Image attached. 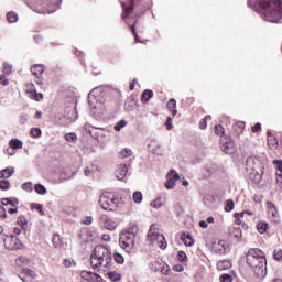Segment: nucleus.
I'll use <instances>...</instances> for the list:
<instances>
[{"label": "nucleus", "instance_id": "nucleus-42", "mask_svg": "<svg viewBox=\"0 0 282 282\" xmlns=\"http://www.w3.org/2000/svg\"><path fill=\"white\" fill-rule=\"evenodd\" d=\"M135 23H137V21H134L133 24H129V28H130V32H132V34L134 36V42L140 43V37H138V32H135Z\"/></svg>", "mask_w": 282, "mask_h": 282}, {"label": "nucleus", "instance_id": "nucleus-39", "mask_svg": "<svg viewBox=\"0 0 282 282\" xmlns=\"http://www.w3.org/2000/svg\"><path fill=\"white\" fill-rule=\"evenodd\" d=\"M113 259L119 265H122V263H124V256H122L121 253L115 252Z\"/></svg>", "mask_w": 282, "mask_h": 282}, {"label": "nucleus", "instance_id": "nucleus-62", "mask_svg": "<svg viewBox=\"0 0 282 282\" xmlns=\"http://www.w3.org/2000/svg\"><path fill=\"white\" fill-rule=\"evenodd\" d=\"M8 213H9L10 215H14V214L19 213V207L9 208V209H8Z\"/></svg>", "mask_w": 282, "mask_h": 282}, {"label": "nucleus", "instance_id": "nucleus-9", "mask_svg": "<svg viewBox=\"0 0 282 282\" xmlns=\"http://www.w3.org/2000/svg\"><path fill=\"white\" fill-rule=\"evenodd\" d=\"M246 169L250 172V180H253L256 184L261 182V174H258L257 166H254V159L252 156L248 158L246 161Z\"/></svg>", "mask_w": 282, "mask_h": 282}, {"label": "nucleus", "instance_id": "nucleus-54", "mask_svg": "<svg viewBox=\"0 0 282 282\" xmlns=\"http://www.w3.org/2000/svg\"><path fill=\"white\" fill-rule=\"evenodd\" d=\"M91 221H94V218L91 216H87L83 219L82 224L85 226H90Z\"/></svg>", "mask_w": 282, "mask_h": 282}, {"label": "nucleus", "instance_id": "nucleus-50", "mask_svg": "<svg viewBox=\"0 0 282 282\" xmlns=\"http://www.w3.org/2000/svg\"><path fill=\"white\" fill-rule=\"evenodd\" d=\"M23 273L26 274V276H31V279H34L36 276V272L32 269H24Z\"/></svg>", "mask_w": 282, "mask_h": 282}, {"label": "nucleus", "instance_id": "nucleus-25", "mask_svg": "<svg viewBox=\"0 0 282 282\" xmlns=\"http://www.w3.org/2000/svg\"><path fill=\"white\" fill-rule=\"evenodd\" d=\"M52 243L54 248H63V239L61 238V235H53Z\"/></svg>", "mask_w": 282, "mask_h": 282}, {"label": "nucleus", "instance_id": "nucleus-4", "mask_svg": "<svg viewBox=\"0 0 282 282\" xmlns=\"http://www.w3.org/2000/svg\"><path fill=\"white\" fill-rule=\"evenodd\" d=\"M119 246L128 253L135 250V228L129 227L123 230L119 236Z\"/></svg>", "mask_w": 282, "mask_h": 282}, {"label": "nucleus", "instance_id": "nucleus-12", "mask_svg": "<svg viewBox=\"0 0 282 282\" xmlns=\"http://www.w3.org/2000/svg\"><path fill=\"white\" fill-rule=\"evenodd\" d=\"M82 279L87 282H102V276L98 273L91 271H82L80 272Z\"/></svg>", "mask_w": 282, "mask_h": 282}, {"label": "nucleus", "instance_id": "nucleus-16", "mask_svg": "<svg viewBox=\"0 0 282 282\" xmlns=\"http://www.w3.org/2000/svg\"><path fill=\"white\" fill-rule=\"evenodd\" d=\"M273 165L276 169V172H275L276 184L279 186H282V161L281 160H274Z\"/></svg>", "mask_w": 282, "mask_h": 282}, {"label": "nucleus", "instance_id": "nucleus-38", "mask_svg": "<svg viewBox=\"0 0 282 282\" xmlns=\"http://www.w3.org/2000/svg\"><path fill=\"white\" fill-rule=\"evenodd\" d=\"M207 120H213V117L210 115L205 116L199 122V129H206L208 127V123L206 122Z\"/></svg>", "mask_w": 282, "mask_h": 282}, {"label": "nucleus", "instance_id": "nucleus-45", "mask_svg": "<svg viewBox=\"0 0 282 282\" xmlns=\"http://www.w3.org/2000/svg\"><path fill=\"white\" fill-rule=\"evenodd\" d=\"M41 130L39 128H32L30 131L31 138H41Z\"/></svg>", "mask_w": 282, "mask_h": 282}, {"label": "nucleus", "instance_id": "nucleus-8", "mask_svg": "<svg viewBox=\"0 0 282 282\" xmlns=\"http://www.w3.org/2000/svg\"><path fill=\"white\" fill-rule=\"evenodd\" d=\"M3 243L7 250H21V248H23V243H21V240L15 236H6Z\"/></svg>", "mask_w": 282, "mask_h": 282}, {"label": "nucleus", "instance_id": "nucleus-18", "mask_svg": "<svg viewBox=\"0 0 282 282\" xmlns=\"http://www.w3.org/2000/svg\"><path fill=\"white\" fill-rule=\"evenodd\" d=\"M166 107L169 111H171L173 118H175V116H177V100L170 99L166 104Z\"/></svg>", "mask_w": 282, "mask_h": 282}, {"label": "nucleus", "instance_id": "nucleus-47", "mask_svg": "<svg viewBox=\"0 0 282 282\" xmlns=\"http://www.w3.org/2000/svg\"><path fill=\"white\" fill-rule=\"evenodd\" d=\"M267 206H268V208H269L271 215H272L273 217H276V215H275V213H276V207H274V204H273L272 202H268V203H267Z\"/></svg>", "mask_w": 282, "mask_h": 282}, {"label": "nucleus", "instance_id": "nucleus-30", "mask_svg": "<svg viewBox=\"0 0 282 282\" xmlns=\"http://www.w3.org/2000/svg\"><path fill=\"white\" fill-rule=\"evenodd\" d=\"M268 147L271 149V150H274V149H278L279 147V140L274 137H269L268 138Z\"/></svg>", "mask_w": 282, "mask_h": 282}, {"label": "nucleus", "instance_id": "nucleus-27", "mask_svg": "<svg viewBox=\"0 0 282 282\" xmlns=\"http://www.w3.org/2000/svg\"><path fill=\"white\" fill-rule=\"evenodd\" d=\"M153 98V90H144L141 95V102L147 104L148 100H151Z\"/></svg>", "mask_w": 282, "mask_h": 282}, {"label": "nucleus", "instance_id": "nucleus-19", "mask_svg": "<svg viewBox=\"0 0 282 282\" xmlns=\"http://www.w3.org/2000/svg\"><path fill=\"white\" fill-rule=\"evenodd\" d=\"M232 268V262L230 260H219L217 262L218 270H230Z\"/></svg>", "mask_w": 282, "mask_h": 282}, {"label": "nucleus", "instance_id": "nucleus-24", "mask_svg": "<svg viewBox=\"0 0 282 282\" xmlns=\"http://www.w3.org/2000/svg\"><path fill=\"white\" fill-rule=\"evenodd\" d=\"M122 8H123L122 19H129V15L133 13V2H131L129 7L122 3Z\"/></svg>", "mask_w": 282, "mask_h": 282}, {"label": "nucleus", "instance_id": "nucleus-36", "mask_svg": "<svg viewBox=\"0 0 282 282\" xmlns=\"http://www.w3.org/2000/svg\"><path fill=\"white\" fill-rule=\"evenodd\" d=\"M231 210H235V200L228 199L225 205V213H231Z\"/></svg>", "mask_w": 282, "mask_h": 282}, {"label": "nucleus", "instance_id": "nucleus-63", "mask_svg": "<svg viewBox=\"0 0 282 282\" xmlns=\"http://www.w3.org/2000/svg\"><path fill=\"white\" fill-rule=\"evenodd\" d=\"M101 240H102V241H111V236H109V234H104V235L101 236Z\"/></svg>", "mask_w": 282, "mask_h": 282}, {"label": "nucleus", "instance_id": "nucleus-51", "mask_svg": "<svg viewBox=\"0 0 282 282\" xmlns=\"http://www.w3.org/2000/svg\"><path fill=\"white\" fill-rule=\"evenodd\" d=\"M165 127L167 131H171V129H173V118L167 117L166 121H165Z\"/></svg>", "mask_w": 282, "mask_h": 282}, {"label": "nucleus", "instance_id": "nucleus-40", "mask_svg": "<svg viewBox=\"0 0 282 282\" xmlns=\"http://www.w3.org/2000/svg\"><path fill=\"white\" fill-rule=\"evenodd\" d=\"M116 228H117L116 221H113V220H106L105 221V229L106 230H116Z\"/></svg>", "mask_w": 282, "mask_h": 282}, {"label": "nucleus", "instance_id": "nucleus-28", "mask_svg": "<svg viewBox=\"0 0 282 282\" xmlns=\"http://www.w3.org/2000/svg\"><path fill=\"white\" fill-rule=\"evenodd\" d=\"M17 224L22 228V230H28V218H25V216H19Z\"/></svg>", "mask_w": 282, "mask_h": 282}, {"label": "nucleus", "instance_id": "nucleus-41", "mask_svg": "<svg viewBox=\"0 0 282 282\" xmlns=\"http://www.w3.org/2000/svg\"><path fill=\"white\" fill-rule=\"evenodd\" d=\"M241 218H243V213H235L234 214V219H235V225L236 226H241L242 221Z\"/></svg>", "mask_w": 282, "mask_h": 282}, {"label": "nucleus", "instance_id": "nucleus-56", "mask_svg": "<svg viewBox=\"0 0 282 282\" xmlns=\"http://www.w3.org/2000/svg\"><path fill=\"white\" fill-rule=\"evenodd\" d=\"M8 214L6 213V208L0 205V219H6Z\"/></svg>", "mask_w": 282, "mask_h": 282}, {"label": "nucleus", "instance_id": "nucleus-60", "mask_svg": "<svg viewBox=\"0 0 282 282\" xmlns=\"http://www.w3.org/2000/svg\"><path fill=\"white\" fill-rule=\"evenodd\" d=\"M63 265H64V268H72V260H69V259H64Z\"/></svg>", "mask_w": 282, "mask_h": 282}, {"label": "nucleus", "instance_id": "nucleus-52", "mask_svg": "<svg viewBox=\"0 0 282 282\" xmlns=\"http://www.w3.org/2000/svg\"><path fill=\"white\" fill-rule=\"evenodd\" d=\"M177 257H178V260L182 262L187 261L188 259V257L186 256V252L184 251H178Z\"/></svg>", "mask_w": 282, "mask_h": 282}, {"label": "nucleus", "instance_id": "nucleus-53", "mask_svg": "<svg viewBox=\"0 0 282 282\" xmlns=\"http://www.w3.org/2000/svg\"><path fill=\"white\" fill-rule=\"evenodd\" d=\"M252 133H259L261 131V123L257 122L254 126L251 127Z\"/></svg>", "mask_w": 282, "mask_h": 282}, {"label": "nucleus", "instance_id": "nucleus-5", "mask_svg": "<svg viewBox=\"0 0 282 282\" xmlns=\"http://www.w3.org/2000/svg\"><path fill=\"white\" fill-rule=\"evenodd\" d=\"M120 204H122V198L113 192H104L99 197V205L104 210H118Z\"/></svg>", "mask_w": 282, "mask_h": 282}, {"label": "nucleus", "instance_id": "nucleus-7", "mask_svg": "<svg viewBox=\"0 0 282 282\" xmlns=\"http://www.w3.org/2000/svg\"><path fill=\"white\" fill-rule=\"evenodd\" d=\"M149 268L152 270V272H160L166 276L171 274V267H169V264H166V262H164L162 259L152 260L149 264Z\"/></svg>", "mask_w": 282, "mask_h": 282}, {"label": "nucleus", "instance_id": "nucleus-23", "mask_svg": "<svg viewBox=\"0 0 282 282\" xmlns=\"http://www.w3.org/2000/svg\"><path fill=\"white\" fill-rule=\"evenodd\" d=\"M9 147L14 151H17V149H23V141L19 139H11V141L9 142Z\"/></svg>", "mask_w": 282, "mask_h": 282}, {"label": "nucleus", "instance_id": "nucleus-34", "mask_svg": "<svg viewBox=\"0 0 282 282\" xmlns=\"http://www.w3.org/2000/svg\"><path fill=\"white\" fill-rule=\"evenodd\" d=\"M150 205L152 208H162V206H164V203L162 202V197H158L156 199L152 200Z\"/></svg>", "mask_w": 282, "mask_h": 282}, {"label": "nucleus", "instance_id": "nucleus-15", "mask_svg": "<svg viewBox=\"0 0 282 282\" xmlns=\"http://www.w3.org/2000/svg\"><path fill=\"white\" fill-rule=\"evenodd\" d=\"M232 129L235 131V134H232L231 138L239 139V137L241 135V133H243L246 129V122L237 121L236 123H234Z\"/></svg>", "mask_w": 282, "mask_h": 282}, {"label": "nucleus", "instance_id": "nucleus-6", "mask_svg": "<svg viewBox=\"0 0 282 282\" xmlns=\"http://www.w3.org/2000/svg\"><path fill=\"white\" fill-rule=\"evenodd\" d=\"M147 239L152 246H158L161 250H166V238L164 235L158 234L153 225L150 227Z\"/></svg>", "mask_w": 282, "mask_h": 282}, {"label": "nucleus", "instance_id": "nucleus-64", "mask_svg": "<svg viewBox=\"0 0 282 282\" xmlns=\"http://www.w3.org/2000/svg\"><path fill=\"white\" fill-rule=\"evenodd\" d=\"M1 204H2V206H8V205H10V198H2V199H1Z\"/></svg>", "mask_w": 282, "mask_h": 282}, {"label": "nucleus", "instance_id": "nucleus-13", "mask_svg": "<svg viewBox=\"0 0 282 282\" xmlns=\"http://www.w3.org/2000/svg\"><path fill=\"white\" fill-rule=\"evenodd\" d=\"M43 72H45V66H43V64H35L31 67V74L37 78V85H43V79L41 78Z\"/></svg>", "mask_w": 282, "mask_h": 282}, {"label": "nucleus", "instance_id": "nucleus-1", "mask_svg": "<svg viewBox=\"0 0 282 282\" xmlns=\"http://www.w3.org/2000/svg\"><path fill=\"white\" fill-rule=\"evenodd\" d=\"M248 6L270 23H279L282 19L281 0H248Z\"/></svg>", "mask_w": 282, "mask_h": 282}, {"label": "nucleus", "instance_id": "nucleus-32", "mask_svg": "<svg viewBox=\"0 0 282 282\" xmlns=\"http://www.w3.org/2000/svg\"><path fill=\"white\" fill-rule=\"evenodd\" d=\"M257 230L260 235H265L268 232V223L261 221L257 225Z\"/></svg>", "mask_w": 282, "mask_h": 282}, {"label": "nucleus", "instance_id": "nucleus-2", "mask_svg": "<svg viewBox=\"0 0 282 282\" xmlns=\"http://www.w3.org/2000/svg\"><path fill=\"white\" fill-rule=\"evenodd\" d=\"M246 261L249 267L252 268L258 279H263L268 274V260L265 259V252L259 248H250L246 253Z\"/></svg>", "mask_w": 282, "mask_h": 282}, {"label": "nucleus", "instance_id": "nucleus-35", "mask_svg": "<svg viewBox=\"0 0 282 282\" xmlns=\"http://www.w3.org/2000/svg\"><path fill=\"white\" fill-rule=\"evenodd\" d=\"M133 155V151L131 149L126 148L119 152V158H131Z\"/></svg>", "mask_w": 282, "mask_h": 282}, {"label": "nucleus", "instance_id": "nucleus-11", "mask_svg": "<svg viewBox=\"0 0 282 282\" xmlns=\"http://www.w3.org/2000/svg\"><path fill=\"white\" fill-rule=\"evenodd\" d=\"M166 178L167 181L165 182V188H167V191H173L177 180H180V174H177L175 170H172L167 173Z\"/></svg>", "mask_w": 282, "mask_h": 282}, {"label": "nucleus", "instance_id": "nucleus-29", "mask_svg": "<svg viewBox=\"0 0 282 282\" xmlns=\"http://www.w3.org/2000/svg\"><path fill=\"white\" fill-rule=\"evenodd\" d=\"M108 279L113 282H118L122 279V275L116 271H110L107 273Z\"/></svg>", "mask_w": 282, "mask_h": 282}, {"label": "nucleus", "instance_id": "nucleus-48", "mask_svg": "<svg viewBox=\"0 0 282 282\" xmlns=\"http://www.w3.org/2000/svg\"><path fill=\"white\" fill-rule=\"evenodd\" d=\"M219 281L220 282H232V275H230V274H223V275H220Z\"/></svg>", "mask_w": 282, "mask_h": 282}, {"label": "nucleus", "instance_id": "nucleus-46", "mask_svg": "<svg viewBox=\"0 0 282 282\" xmlns=\"http://www.w3.org/2000/svg\"><path fill=\"white\" fill-rule=\"evenodd\" d=\"M10 188V182L2 180L0 181V191H8Z\"/></svg>", "mask_w": 282, "mask_h": 282}, {"label": "nucleus", "instance_id": "nucleus-43", "mask_svg": "<svg viewBox=\"0 0 282 282\" xmlns=\"http://www.w3.org/2000/svg\"><path fill=\"white\" fill-rule=\"evenodd\" d=\"M64 138L66 142H76V140H78V137L74 132L66 133Z\"/></svg>", "mask_w": 282, "mask_h": 282}, {"label": "nucleus", "instance_id": "nucleus-14", "mask_svg": "<svg viewBox=\"0 0 282 282\" xmlns=\"http://www.w3.org/2000/svg\"><path fill=\"white\" fill-rule=\"evenodd\" d=\"M214 251L216 254H226L230 252V243L226 240H220L218 243L214 245Z\"/></svg>", "mask_w": 282, "mask_h": 282}, {"label": "nucleus", "instance_id": "nucleus-44", "mask_svg": "<svg viewBox=\"0 0 282 282\" xmlns=\"http://www.w3.org/2000/svg\"><path fill=\"white\" fill-rule=\"evenodd\" d=\"M273 259L275 261H282V250L281 249H274Z\"/></svg>", "mask_w": 282, "mask_h": 282}, {"label": "nucleus", "instance_id": "nucleus-55", "mask_svg": "<svg viewBox=\"0 0 282 282\" xmlns=\"http://www.w3.org/2000/svg\"><path fill=\"white\" fill-rule=\"evenodd\" d=\"M0 85H3L4 87L10 85V80L6 78V75L0 76Z\"/></svg>", "mask_w": 282, "mask_h": 282}, {"label": "nucleus", "instance_id": "nucleus-57", "mask_svg": "<svg viewBox=\"0 0 282 282\" xmlns=\"http://www.w3.org/2000/svg\"><path fill=\"white\" fill-rule=\"evenodd\" d=\"M22 189L23 191H32V183L28 182V183H24L22 184Z\"/></svg>", "mask_w": 282, "mask_h": 282}, {"label": "nucleus", "instance_id": "nucleus-33", "mask_svg": "<svg viewBox=\"0 0 282 282\" xmlns=\"http://www.w3.org/2000/svg\"><path fill=\"white\" fill-rule=\"evenodd\" d=\"M132 199L134 204H142V199H143L142 192L140 191L134 192L132 195Z\"/></svg>", "mask_w": 282, "mask_h": 282}, {"label": "nucleus", "instance_id": "nucleus-22", "mask_svg": "<svg viewBox=\"0 0 282 282\" xmlns=\"http://www.w3.org/2000/svg\"><path fill=\"white\" fill-rule=\"evenodd\" d=\"M214 133L216 135H219V138H221V140H225V138H226V129L221 124H216L215 126Z\"/></svg>", "mask_w": 282, "mask_h": 282}, {"label": "nucleus", "instance_id": "nucleus-37", "mask_svg": "<svg viewBox=\"0 0 282 282\" xmlns=\"http://www.w3.org/2000/svg\"><path fill=\"white\" fill-rule=\"evenodd\" d=\"M34 188L37 195H45V193H47V188H45L43 184H35Z\"/></svg>", "mask_w": 282, "mask_h": 282}, {"label": "nucleus", "instance_id": "nucleus-49", "mask_svg": "<svg viewBox=\"0 0 282 282\" xmlns=\"http://www.w3.org/2000/svg\"><path fill=\"white\" fill-rule=\"evenodd\" d=\"M127 124V120H120L116 126H115V131H120V129H124V126Z\"/></svg>", "mask_w": 282, "mask_h": 282}, {"label": "nucleus", "instance_id": "nucleus-61", "mask_svg": "<svg viewBox=\"0 0 282 282\" xmlns=\"http://www.w3.org/2000/svg\"><path fill=\"white\" fill-rule=\"evenodd\" d=\"M59 0H44L45 3H48L50 6H58Z\"/></svg>", "mask_w": 282, "mask_h": 282}, {"label": "nucleus", "instance_id": "nucleus-26", "mask_svg": "<svg viewBox=\"0 0 282 282\" xmlns=\"http://www.w3.org/2000/svg\"><path fill=\"white\" fill-rule=\"evenodd\" d=\"M181 240L185 246H193V243H195V241L193 240V237H191V234H183L181 236Z\"/></svg>", "mask_w": 282, "mask_h": 282}, {"label": "nucleus", "instance_id": "nucleus-59", "mask_svg": "<svg viewBox=\"0 0 282 282\" xmlns=\"http://www.w3.org/2000/svg\"><path fill=\"white\" fill-rule=\"evenodd\" d=\"M9 205L12 206L13 208H18V206H19V199H17V198L10 199Z\"/></svg>", "mask_w": 282, "mask_h": 282}, {"label": "nucleus", "instance_id": "nucleus-3", "mask_svg": "<svg viewBox=\"0 0 282 282\" xmlns=\"http://www.w3.org/2000/svg\"><path fill=\"white\" fill-rule=\"evenodd\" d=\"M111 250L105 245H97L90 254V265L93 270L105 272L111 268Z\"/></svg>", "mask_w": 282, "mask_h": 282}, {"label": "nucleus", "instance_id": "nucleus-21", "mask_svg": "<svg viewBox=\"0 0 282 282\" xmlns=\"http://www.w3.org/2000/svg\"><path fill=\"white\" fill-rule=\"evenodd\" d=\"M127 173H128V169L127 165H120L117 171H116V175L119 180H124V177H127Z\"/></svg>", "mask_w": 282, "mask_h": 282}, {"label": "nucleus", "instance_id": "nucleus-10", "mask_svg": "<svg viewBox=\"0 0 282 282\" xmlns=\"http://www.w3.org/2000/svg\"><path fill=\"white\" fill-rule=\"evenodd\" d=\"M220 144H221V151L224 153H227L228 155H232V153H235L236 149H235V141H232V139H220Z\"/></svg>", "mask_w": 282, "mask_h": 282}, {"label": "nucleus", "instance_id": "nucleus-20", "mask_svg": "<svg viewBox=\"0 0 282 282\" xmlns=\"http://www.w3.org/2000/svg\"><path fill=\"white\" fill-rule=\"evenodd\" d=\"M14 175V167H7L0 171V180H8V177H12Z\"/></svg>", "mask_w": 282, "mask_h": 282}, {"label": "nucleus", "instance_id": "nucleus-17", "mask_svg": "<svg viewBox=\"0 0 282 282\" xmlns=\"http://www.w3.org/2000/svg\"><path fill=\"white\" fill-rule=\"evenodd\" d=\"M26 94H29V98H32V100H43V94L37 93L34 85H31V87L26 89Z\"/></svg>", "mask_w": 282, "mask_h": 282}, {"label": "nucleus", "instance_id": "nucleus-31", "mask_svg": "<svg viewBox=\"0 0 282 282\" xmlns=\"http://www.w3.org/2000/svg\"><path fill=\"white\" fill-rule=\"evenodd\" d=\"M7 20L9 23H17L19 21V15L14 11H10L7 13Z\"/></svg>", "mask_w": 282, "mask_h": 282}, {"label": "nucleus", "instance_id": "nucleus-58", "mask_svg": "<svg viewBox=\"0 0 282 282\" xmlns=\"http://www.w3.org/2000/svg\"><path fill=\"white\" fill-rule=\"evenodd\" d=\"M3 72H4V74H12V66L4 64Z\"/></svg>", "mask_w": 282, "mask_h": 282}]
</instances>
